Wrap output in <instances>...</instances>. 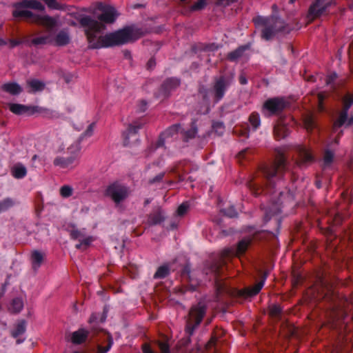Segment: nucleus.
<instances>
[{"label": "nucleus", "mask_w": 353, "mask_h": 353, "mask_svg": "<svg viewBox=\"0 0 353 353\" xmlns=\"http://www.w3.org/2000/svg\"><path fill=\"white\" fill-rule=\"evenodd\" d=\"M333 221L334 222V224H336V225L341 224L343 221L342 216L339 213L336 214L334 216V218L333 219Z\"/></svg>", "instance_id": "nucleus-61"}, {"label": "nucleus", "mask_w": 353, "mask_h": 353, "mask_svg": "<svg viewBox=\"0 0 353 353\" xmlns=\"http://www.w3.org/2000/svg\"><path fill=\"white\" fill-rule=\"evenodd\" d=\"M206 5L205 0H197V1L191 6L192 11L201 10L205 8Z\"/></svg>", "instance_id": "nucleus-53"}, {"label": "nucleus", "mask_w": 353, "mask_h": 353, "mask_svg": "<svg viewBox=\"0 0 353 353\" xmlns=\"http://www.w3.org/2000/svg\"><path fill=\"white\" fill-rule=\"evenodd\" d=\"M14 10L12 11V16L16 18H25L30 19L31 22L34 23L37 14H34L30 10H25L26 8H19L17 2L14 3Z\"/></svg>", "instance_id": "nucleus-21"}, {"label": "nucleus", "mask_w": 353, "mask_h": 353, "mask_svg": "<svg viewBox=\"0 0 353 353\" xmlns=\"http://www.w3.org/2000/svg\"><path fill=\"white\" fill-rule=\"evenodd\" d=\"M329 94L326 92H320L318 94V100L320 105H323V101L328 97Z\"/></svg>", "instance_id": "nucleus-60"}, {"label": "nucleus", "mask_w": 353, "mask_h": 353, "mask_svg": "<svg viewBox=\"0 0 353 353\" xmlns=\"http://www.w3.org/2000/svg\"><path fill=\"white\" fill-rule=\"evenodd\" d=\"M70 40L68 32L66 30H61L58 32L55 37V43L57 46H64L69 43Z\"/></svg>", "instance_id": "nucleus-34"}, {"label": "nucleus", "mask_w": 353, "mask_h": 353, "mask_svg": "<svg viewBox=\"0 0 353 353\" xmlns=\"http://www.w3.org/2000/svg\"><path fill=\"white\" fill-rule=\"evenodd\" d=\"M106 318L107 311L105 308H104L103 313L92 314L89 319V323L91 326V333L93 336H96L98 337L96 353L108 352L114 343L112 335L99 326V323H104Z\"/></svg>", "instance_id": "nucleus-4"}, {"label": "nucleus", "mask_w": 353, "mask_h": 353, "mask_svg": "<svg viewBox=\"0 0 353 353\" xmlns=\"http://www.w3.org/2000/svg\"><path fill=\"white\" fill-rule=\"evenodd\" d=\"M16 205V201L10 197L0 201V214L5 212Z\"/></svg>", "instance_id": "nucleus-40"}, {"label": "nucleus", "mask_w": 353, "mask_h": 353, "mask_svg": "<svg viewBox=\"0 0 353 353\" xmlns=\"http://www.w3.org/2000/svg\"><path fill=\"white\" fill-rule=\"evenodd\" d=\"M17 6L19 8H28L39 11H43L45 6L37 0H22L17 2Z\"/></svg>", "instance_id": "nucleus-27"}, {"label": "nucleus", "mask_w": 353, "mask_h": 353, "mask_svg": "<svg viewBox=\"0 0 353 353\" xmlns=\"http://www.w3.org/2000/svg\"><path fill=\"white\" fill-rule=\"evenodd\" d=\"M105 195L110 197L116 204H119L128 198L129 190L126 186L114 182L107 187Z\"/></svg>", "instance_id": "nucleus-12"}, {"label": "nucleus", "mask_w": 353, "mask_h": 353, "mask_svg": "<svg viewBox=\"0 0 353 353\" xmlns=\"http://www.w3.org/2000/svg\"><path fill=\"white\" fill-rule=\"evenodd\" d=\"M181 128V126L180 124L172 125L163 132V136H165L166 137H172L178 133Z\"/></svg>", "instance_id": "nucleus-44"}, {"label": "nucleus", "mask_w": 353, "mask_h": 353, "mask_svg": "<svg viewBox=\"0 0 353 353\" xmlns=\"http://www.w3.org/2000/svg\"><path fill=\"white\" fill-rule=\"evenodd\" d=\"M221 212L228 217L234 218L237 216V212L234 205H230L228 208L221 210Z\"/></svg>", "instance_id": "nucleus-47"}, {"label": "nucleus", "mask_w": 353, "mask_h": 353, "mask_svg": "<svg viewBox=\"0 0 353 353\" xmlns=\"http://www.w3.org/2000/svg\"><path fill=\"white\" fill-rule=\"evenodd\" d=\"M218 341V338L213 335L212 336L211 339L207 343V348L209 350H211L212 348H214L216 350V345Z\"/></svg>", "instance_id": "nucleus-59"}, {"label": "nucleus", "mask_w": 353, "mask_h": 353, "mask_svg": "<svg viewBox=\"0 0 353 353\" xmlns=\"http://www.w3.org/2000/svg\"><path fill=\"white\" fill-rule=\"evenodd\" d=\"M249 122L252 126L253 130L255 131L261 125V119L259 114L252 112L249 117Z\"/></svg>", "instance_id": "nucleus-42"}, {"label": "nucleus", "mask_w": 353, "mask_h": 353, "mask_svg": "<svg viewBox=\"0 0 353 353\" xmlns=\"http://www.w3.org/2000/svg\"><path fill=\"white\" fill-rule=\"evenodd\" d=\"M289 105V102L283 97H276L265 101L261 108V112L265 117L277 116Z\"/></svg>", "instance_id": "nucleus-9"}, {"label": "nucleus", "mask_w": 353, "mask_h": 353, "mask_svg": "<svg viewBox=\"0 0 353 353\" xmlns=\"http://www.w3.org/2000/svg\"><path fill=\"white\" fill-rule=\"evenodd\" d=\"M199 94L201 95L203 101L208 102L209 101V96L208 94L210 92L205 85H201L199 87Z\"/></svg>", "instance_id": "nucleus-48"}, {"label": "nucleus", "mask_w": 353, "mask_h": 353, "mask_svg": "<svg viewBox=\"0 0 353 353\" xmlns=\"http://www.w3.org/2000/svg\"><path fill=\"white\" fill-rule=\"evenodd\" d=\"M337 78L338 74L335 72H330L325 78V84L330 87L332 93H336L339 88V84L336 83Z\"/></svg>", "instance_id": "nucleus-30"}, {"label": "nucleus", "mask_w": 353, "mask_h": 353, "mask_svg": "<svg viewBox=\"0 0 353 353\" xmlns=\"http://www.w3.org/2000/svg\"><path fill=\"white\" fill-rule=\"evenodd\" d=\"M253 239H254V238H250V237L243 238V239H241V241H239V243L236 245V248L234 249V250H232V251H231L230 250H225L223 253V256H228L231 253H232L233 254H234L237 256L243 255L245 253V252L247 251V250L248 249V248L252 244Z\"/></svg>", "instance_id": "nucleus-18"}, {"label": "nucleus", "mask_w": 353, "mask_h": 353, "mask_svg": "<svg viewBox=\"0 0 353 353\" xmlns=\"http://www.w3.org/2000/svg\"><path fill=\"white\" fill-rule=\"evenodd\" d=\"M234 83V74L232 72L221 74L213 78L210 92L214 103L221 101L228 89Z\"/></svg>", "instance_id": "nucleus-6"}, {"label": "nucleus", "mask_w": 353, "mask_h": 353, "mask_svg": "<svg viewBox=\"0 0 353 353\" xmlns=\"http://www.w3.org/2000/svg\"><path fill=\"white\" fill-rule=\"evenodd\" d=\"M12 175L15 179H23L24 178L27 174V170L26 168L21 163H17L14 165L12 170Z\"/></svg>", "instance_id": "nucleus-35"}, {"label": "nucleus", "mask_w": 353, "mask_h": 353, "mask_svg": "<svg viewBox=\"0 0 353 353\" xmlns=\"http://www.w3.org/2000/svg\"><path fill=\"white\" fill-rule=\"evenodd\" d=\"M165 220V216L162 210L159 209L148 216V223L149 225L160 224Z\"/></svg>", "instance_id": "nucleus-32"}, {"label": "nucleus", "mask_w": 353, "mask_h": 353, "mask_svg": "<svg viewBox=\"0 0 353 353\" xmlns=\"http://www.w3.org/2000/svg\"><path fill=\"white\" fill-rule=\"evenodd\" d=\"M97 8L101 12V14L98 17V19L101 22L112 23L118 17L117 10L111 6L99 3Z\"/></svg>", "instance_id": "nucleus-15"}, {"label": "nucleus", "mask_w": 353, "mask_h": 353, "mask_svg": "<svg viewBox=\"0 0 353 353\" xmlns=\"http://www.w3.org/2000/svg\"><path fill=\"white\" fill-rule=\"evenodd\" d=\"M170 273V268L168 265H163L158 268L154 273L153 278L154 279H162L167 277Z\"/></svg>", "instance_id": "nucleus-38"}, {"label": "nucleus", "mask_w": 353, "mask_h": 353, "mask_svg": "<svg viewBox=\"0 0 353 353\" xmlns=\"http://www.w3.org/2000/svg\"><path fill=\"white\" fill-rule=\"evenodd\" d=\"M80 151V141H77L68 148L67 156H58L54 159V165L63 169L75 167L79 163Z\"/></svg>", "instance_id": "nucleus-8"}, {"label": "nucleus", "mask_w": 353, "mask_h": 353, "mask_svg": "<svg viewBox=\"0 0 353 353\" xmlns=\"http://www.w3.org/2000/svg\"><path fill=\"white\" fill-rule=\"evenodd\" d=\"M334 152L330 150H325L323 155V168H326L329 167L334 159Z\"/></svg>", "instance_id": "nucleus-43"}, {"label": "nucleus", "mask_w": 353, "mask_h": 353, "mask_svg": "<svg viewBox=\"0 0 353 353\" xmlns=\"http://www.w3.org/2000/svg\"><path fill=\"white\" fill-rule=\"evenodd\" d=\"M89 334L90 332L88 330L83 328H80L72 333L70 339L71 342L75 345L82 344L87 340Z\"/></svg>", "instance_id": "nucleus-24"}, {"label": "nucleus", "mask_w": 353, "mask_h": 353, "mask_svg": "<svg viewBox=\"0 0 353 353\" xmlns=\"http://www.w3.org/2000/svg\"><path fill=\"white\" fill-rule=\"evenodd\" d=\"M288 170L287 161L284 154L278 152L274 162L263 165L261 174L264 176L265 184L259 185L254 181L247 182V186L252 194L257 196L261 194H274L284 185L283 176Z\"/></svg>", "instance_id": "nucleus-2"}, {"label": "nucleus", "mask_w": 353, "mask_h": 353, "mask_svg": "<svg viewBox=\"0 0 353 353\" xmlns=\"http://www.w3.org/2000/svg\"><path fill=\"white\" fill-rule=\"evenodd\" d=\"M31 259L32 268L36 270L41 266L43 261V255L41 252L34 250L32 252Z\"/></svg>", "instance_id": "nucleus-37"}, {"label": "nucleus", "mask_w": 353, "mask_h": 353, "mask_svg": "<svg viewBox=\"0 0 353 353\" xmlns=\"http://www.w3.org/2000/svg\"><path fill=\"white\" fill-rule=\"evenodd\" d=\"M181 84V81L176 77L166 79L161 84L156 93V97L165 99L168 97L171 92L174 91Z\"/></svg>", "instance_id": "nucleus-13"}, {"label": "nucleus", "mask_w": 353, "mask_h": 353, "mask_svg": "<svg viewBox=\"0 0 353 353\" xmlns=\"http://www.w3.org/2000/svg\"><path fill=\"white\" fill-rule=\"evenodd\" d=\"M252 21L260 30L261 39L266 41L286 35L292 30L288 23L274 14L268 17L258 15L253 18Z\"/></svg>", "instance_id": "nucleus-3"}, {"label": "nucleus", "mask_w": 353, "mask_h": 353, "mask_svg": "<svg viewBox=\"0 0 353 353\" xmlns=\"http://www.w3.org/2000/svg\"><path fill=\"white\" fill-rule=\"evenodd\" d=\"M79 22L83 27L87 28L85 34L89 46L93 49L121 46L135 41L144 34V32L141 28L127 26L123 29L97 38L96 34L105 28L104 25L90 16L82 17Z\"/></svg>", "instance_id": "nucleus-1"}, {"label": "nucleus", "mask_w": 353, "mask_h": 353, "mask_svg": "<svg viewBox=\"0 0 353 353\" xmlns=\"http://www.w3.org/2000/svg\"><path fill=\"white\" fill-rule=\"evenodd\" d=\"M239 81L241 85H245L248 83V79L243 73L240 74Z\"/></svg>", "instance_id": "nucleus-63"}, {"label": "nucleus", "mask_w": 353, "mask_h": 353, "mask_svg": "<svg viewBox=\"0 0 353 353\" xmlns=\"http://www.w3.org/2000/svg\"><path fill=\"white\" fill-rule=\"evenodd\" d=\"M278 198H271V203L265 212V218L270 219L272 216L281 212L283 202H290L294 199V192L290 190L280 191Z\"/></svg>", "instance_id": "nucleus-10"}, {"label": "nucleus", "mask_w": 353, "mask_h": 353, "mask_svg": "<svg viewBox=\"0 0 353 353\" xmlns=\"http://www.w3.org/2000/svg\"><path fill=\"white\" fill-rule=\"evenodd\" d=\"M332 3V1L316 0L309 8L308 17L313 19L321 17L327 12Z\"/></svg>", "instance_id": "nucleus-16"}, {"label": "nucleus", "mask_w": 353, "mask_h": 353, "mask_svg": "<svg viewBox=\"0 0 353 353\" xmlns=\"http://www.w3.org/2000/svg\"><path fill=\"white\" fill-rule=\"evenodd\" d=\"M79 241L82 243V246L83 247V250L86 249L93 241V238L92 236L83 237L81 239H79Z\"/></svg>", "instance_id": "nucleus-58"}, {"label": "nucleus", "mask_w": 353, "mask_h": 353, "mask_svg": "<svg viewBox=\"0 0 353 353\" xmlns=\"http://www.w3.org/2000/svg\"><path fill=\"white\" fill-rule=\"evenodd\" d=\"M164 176V173H160L156 176H154L151 181V183L159 182L161 181Z\"/></svg>", "instance_id": "nucleus-62"}, {"label": "nucleus", "mask_w": 353, "mask_h": 353, "mask_svg": "<svg viewBox=\"0 0 353 353\" xmlns=\"http://www.w3.org/2000/svg\"><path fill=\"white\" fill-rule=\"evenodd\" d=\"M189 209V204L186 202L181 203L176 210V214L179 216L185 215Z\"/></svg>", "instance_id": "nucleus-51"}, {"label": "nucleus", "mask_w": 353, "mask_h": 353, "mask_svg": "<svg viewBox=\"0 0 353 353\" xmlns=\"http://www.w3.org/2000/svg\"><path fill=\"white\" fill-rule=\"evenodd\" d=\"M26 83L28 87L30 88V90L28 91L30 93L41 92L46 87L44 82L36 79H29Z\"/></svg>", "instance_id": "nucleus-31"}, {"label": "nucleus", "mask_w": 353, "mask_h": 353, "mask_svg": "<svg viewBox=\"0 0 353 353\" xmlns=\"http://www.w3.org/2000/svg\"><path fill=\"white\" fill-rule=\"evenodd\" d=\"M299 160L297 163L302 166L303 164L310 163L313 161V156L310 150L305 146L299 145L297 147Z\"/></svg>", "instance_id": "nucleus-23"}, {"label": "nucleus", "mask_w": 353, "mask_h": 353, "mask_svg": "<svg viewBox=\"0 0 353 353\" xmlns=\"http://www.w3.org/2000/svg\"><path fill=\"white\" fill-rule=\"evenodd\" d=\"M165 138H167V137L165 136H163V132H162L159 138V140L157 141L155 145L151 146V148L150 149L152 150V151H154L157 148L162 147L164 145Z\"/></svg>", "instance_id": "nucleus-56"}, {"label": "nucleus", "mask_w": 353, "mask_h": 353, "mask_svg": "<svg viewBox=\"0 0 353 353\" xmlns=\"http://www.w3.org/2000/svg\"><path fill=\"white\" fill-rule=\"evenodd\" d=\"M304 125L307 131L312 130L315 128V123L312 117H307L304 119Z\"/></svg>", "instance_id": "nucleus-52"}, {"label": "nucleus", "mask_w": 353, "mask_h": 353, "mask_svg": "<svg viewBox=\"0 0 353 353\" xmlns=\"http://www.w3.org/2000/svg\"><path fill=\"white\" fill-rule=\"evenodd\" d=\"M290 129L284 121V119L279 117L274 127V135L277 140L285 139L290 134Z\"/></svg>", "instance_id": "nucleus-19"}, {"label": "nucleus", "mask_w": 353, "mask_h": 353, "mask_svg": "<svg viewBox=\"0 0 353 353\" xmlns=\"http://www.w3.org/2000/svg\"><path fill=\"white\" fill-rule=\"evenodd\" d=\"M23 307V303L21 299L15 298L12 300L10 310L13 313H19Z\"/></svg>", "instance_id": "nucleus-41"}, {"label": "nucleus", "mask_w": 353, "mask_h": 353, "mask_svg": "<svg viewBox=\"0 0 353 353\" xmlns=\"http://www.w3.org/2000/svg\"><path fill=\"white\" fill-rule=\"evenodd\" d=\"M85 234L79 230H72L70 232V236L72 239L79 240L84 237Z\"/></svg>", "instance_id": "nucleus-54"}, {"label": "nucleus", "mask_w": 353, "mask_h": 353, "mask_svg": "<svg viewBox=\"0 0 353 353\" xmlns=\"http://www.w3.org/2000/svg\"><path fill=\"white\" fill-rule=\"evenodd\" d=\"M208 307L204 302L199 301L190 308L185 321V333L186 343L190 342V337L194 334L206 315Z\"/></svg>", "instance_id": "nucleus-5"}, {"label": "nucleus", "mask_w": 353, "mask_h": 353, "mask_svg": "<svg viewBox=\"0 0 353 353\" xmlns=\"http://www.w3.org/2000/svg\"><path fill=\"white\" fill-rule=\"evenodd\" d=\"M51 42V37L50 35H45L34 38L32 40V43L34 46L46 45Z\"/></svg>", "instance_id": "nucleus-45"}, {"label": "nucleus", "mask_w": 353, "mask_h": 353, "mask_svg": "<svg viewBox=\"0 0 353 353\" xmlns=\"http://www.w3.org/2000/svg\"><path fill=\"white\" fill-rule=\"evenodd\" d=\"M34 23L44 26L49 29H52L57 24V21L54 18L48 15L42 16L39 14L37 15Z\"/></svg>", "instance_id": "nucleus-28"}, {"label": "nucleus", "mask_w": 353, "mask_h": 353, "mask_svg": "<svg viewBox=\"0 0 353 353\" xmlns=\"http://www.w3.org/2000/svg\"><path fill=\"white\" fill-rule=\"evenodd\" d=\"M224 265L225 261L223 259H221L219 261H214L210 264L208 272H207L206 274H208V272L213 274L215 279H216L217 277L223 273Z\"/></svg>", "instance_id": "nucleus-29"}, {"label": "nucleus", "mask_w": 353, "mask_h": 353, "mask_svg": "<svg viewBox=\"0 0 353 353\" xmlns=\"http://www.w3.org/2000/svg\"><path fill=\"white\" fill-rule=\"evenodd\" d=\"M94 125H95L94 123H92L91 124L89 125V126L88 127L86 130L84 132V133L80 137V139L79 140L80 142H81V140L83 138V137H90L92 135Z\"/></svg>", "instance_id": "nucleus-57"}, {"label": "nucleus", "mask_w": 353, "mask_h": 353, "mask_svg": "<svg viewBox=\"0 0 353 353\" xmlns=\"http://www.w3.org/2000/svg\"><path fill=\"white\" fill-rule=\"evenodd\" d=\"M342 109L339 113L336 119L333 123V130L344 126L347 128H353V114L348 116V111L353 105V93L347 92L341 99Z\"/></svg>", "instance_id": "nucleus-7"}, {"label": "nucleus", "mask_w": 353, "mask_h": 353, "mask_svg": "<svg viewBox=\"0 0 353 353\" xmlns=\"http://www.w3.org/2000/svg\"><path fill=\"white\" fill-rule=\"evenodd\" d=\"M73 189L70 185H63L60 189V194L63 198H68L72 196Z\"/></svg>", "instance_id": "nucleus-49"}, {"label": "nucleus", "mask_w": 353, "mask_h": 353, "mask_svg": "<svg viewBox=\"0 0 353 353\" xmlns=\"http://www.w3.org/2000/svg\"><path fill=\"white\" fill-rule=\"evenodd\" d=\"M142 127L143 123L140 121H135L128 125L127 130L123 133L124 145L128 146L130 144V137L136 135Z\"/></svg>", "instance_id": "nucleus-22"}, {"label": "nucleus", "mask_w": 353, "mask_h": 353, "mask_svg": "<svg viewBox=\"0 0 353 353\" xmlns=\"http://www.w3.org/2000/svg\"><path fill=\"white\" fill-rule=\"evenodd\" d=\"M251 45L250 43L240 46L236 49L233 51L230 52L227 54V59L232 62L236 61L239 58H241L244 52L250 48Z\"/></svg>", "instance_id": "nucleus-26"}, {"label": "nucleus", "mask_w": 353, "mask_h": 353, "mask_svg": "<svg viewBox=\"0 0 353 353\" xmlns=\"http://www.w3.org/2000/svg\"><path fill=\"white\" fill-rule=\"evenodd\" d=\"M224 125L221 122H215L212 124L213 131L219 136H221L224 132Z\"/></svg>", "instance_id": "nucleus-50"}, {"label": "nucleus", "mask_w": 353, "mask_h": 353, "mask_svg": "<svg viewBox=\"0 0 353 353\" xmlns=\"http://www.w3.org/2000/svg\"><path fill=\"white\" fill-rule=\"evenodd\" d=\"M156 64L155 60L153 58H151L148 60L147 63V68L149 70H152Z\"/></svg>", "instance_id": "nucleus-64"}, {"label": "nucleus", "mask_w": 353, "mask_h": 353, "mask_svg": "<svg viewBox=\"0 0 353 353\" xmlns=\"http://www.w3.org/2000/svg\"><path fill=\"white\" fill-rule=\"evenodd\" d=\"M34 110V114L39 113L40 114L42 115L43 117L46 119H57L62 117V114L56 110H50L40 106L35 105Z\"/></svg>", "instance_id": "nucleus-25"}, {"label": "nucleus", "mask_w": 353, "mask_h": 353, "mask_svg": "<svg viewBox=\"0 0 353 353\" xmlns=\"http://www.w3.org/2000/svg\"><path fill=\"white\" fill-rule=\"evenodd\" d=\"M3 91L12 95H18L22 92L21 87L15 82L6 83L1 86Z\"/></svg>", "instance_id": "nucleus-33"}, {"label": "nucleus", "mask_w": 353, "mask_h": 353, "mask_svg": "<svg viewBox=\"0 0 353 353\" xmlns=\"http://www.w3.org/2000/svg\"><path fill=\"white\" fill-rule=\"evenodd\" d=\"M191 268L187 264L181 270V276L183 279L186 280L189 283L186 285H183L178 288V292L185 294L186 292H194L197 290L199 283L196 281H193L190 278Z\"/></svg>", "instance_id": "nucleus-17"}, {"label": "nucleus", "mask_w": 353, "mask_h": 353, "mask_svg": "<svg viewBox=\"0 0 353 353\" xmlns=\"http://www.w3.org/2000/svg\"><path fill=\"white\" fill-rule=\"evenodd\" d=\"M26 330V322L24 320L19 321L14 330L12 331L11 335L13 338L17 339L20 335L25 333Z\"/></svg>", "instance_id": "nucleus-39"}, {"label": "nucleus", "mask_w": 353, "mask_h": 353, "mask_svg": "<svg viewBox=\"0 0 353 353\" xmlns=\"http://www.w3.org/2000/svg\"><path fill=\"white\" fill-rule=\"evenodd\" d=\"M258 274L260 277V281L257 282L254 285L251 287L245 288L241 290H239L236 292V296L242 299H248L253 297L258 294L261 290L263 288L265 282L269 274V271H263L261 269L258 270Z\"/></svg>", "instance_id": "nucleus-11"}, {"label": "nucleus", "mask_w": 353, "mask_h": 353, "mask_svg": "<svg viewBox=\"0 0 353 353\" xmlns=\"http://www.w3.org/2000/svg\"><path fill=\"white\" fill-rule=\"evenodd\" d=\"M35 105H26L19 103H9L8 108L10 112L16 115L34 114Z\"/></svg>", "instance_id": "nucleus-20"}, {"label": "nucleus", "mask_w": 353, "mask_h": 353, "mask_svg": "<svg viewBox=\"0 0 353 353\" xmlns=\"http://www.w3.org/2000/svg\"><path fill=\"white\" fill-rule=\"evenodd\" d=\"M197 168H193L190 162L186 160L179 161L172 168L170 172L175 175V177L179 182L184 181L185 175L193 171H196Z\"/></svg>", "instance_id": "nucleus-14"}, {"label": "nucleus", "mask_w": 353, "mask_h": 353, "mask_svg": "<svg viewBox=\"0 0 353 353\" xmlns=\"http://www.w3.org/2000/svg\"><path fill=\"white\" fill-rule=\"evenodd\" d=\"M197 133V128L196 126H192L190 129L185 131L183 134V141L188 142L190 139L195 137Z\"/></svg>", "instance_id": "nucleus-46"}, {"label": "nucleus", "mask_w": 353, "mask_h": 353, "mask_svg": "<svg viewBox=\"0 0 353 353\" xmlns=\"http://www.w3.org/2000/svg\"><path fill=\"white\" fill-rule=\"evenodd\" d=\"M283 310L279 305L273 304L269 307V315L275 321L278 322L281 319Z\"/></svg>", "instance_id": "nucleus-36"}, {"label": "nucleus", "mask_w": 353, "mask_h": 353, "mask_svg": "<svg viewBox=\"0 0 353 353\" xmlns=\"http://www.w3.org/2000/svg\"><path fill=\"white\" fill-rule=\"evenodd\" d=\"M44 1L47 4V6L51 9H61V6L57 1V0H44Z\"/></svg>", "instance_id": "nucleus-55"}]
</instances>
